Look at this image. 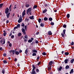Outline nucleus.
Wrapping results in <instances>:
<instances>
[{
    "label": "nucleus",
    "mask_w": 74,
    "mask_h": 74,
    "mask_svg": "<svg viewBox=\"0 0 74 74\" xmlns=\"http://www.w3.org/2000/svg\"><path fill=\"white\" fill-rule=\"evenodd\" d=\"M0 50L1 51H2V50H3V49H2V47H0Z\"/></svg>",
    "instance_id": "680f3d73"
},
{
    "label": "nucleus",
    "mask_w": 74,
    "mask_h": 74,
    "mask_svg": "<svg viewBox=\"0 0 74 74\" xmlns=\"http://www.w3.org/2000/svg\"><path fill=\"white\" fill-rule=\"evenodd\" d=\"M25 30H26L27 29V25H26L25 26Z\"/></svg>",
    "instance_id": "ea45409f"
},
{
    "label": "nucleus",
    "mask_w": 74,
    "mask_h": 74,
    "mask_svg": "<svg viewBox=\"0 0 74 74\" xmlns=\"http://www.w3.org/2000/svg\"><path fill=\"white\" fill-rule=\"evenodd\" d=\"M16 55H19V51H16L15 52Z\"/></svg>",
    "instance_id": "2eb2a0df"
},
{
    "label": "nucleus",
    "mask_w": 74,
    "mask_h": 74,
    "mask_svg": "<svg viewBox=\"0 0 74 74\" xmlns=\"http://www.w3.org/2000/svg\"><path fill=\"white\" fill-rule=\"evenodd\" d=\"M13 50H11L10 51H9V52H10V53H11V52H12L13 51Z\"/></svg>",
    "instance_id": "5fc2aeb1"
},
{
    "label": "nucleus",
    "mask_w": 74,
    "mask_h": 74,
    "mask_svg": "<svg viewBox=\"0 0 74 74\" xmlns=\"http://www.w3.org/2000/svg\"><path fill=\"white\" fill-rule=\"evenodd\" d=\"M22 52V51L21 50H20L19 51V53H21V52Z\"/></svg>",
    "instance_id": "e2e57ef3"
},
{
    "label": "nucleus",
    "mask_w": 74,
    "mask_h": 74,
    "mask_svg": "<svg viewBox=\"0 0 74 74\" xmlns=\"http://www.w3.org/2000/svg\"><path fill=\"white\" fill-rule=\"evenodd\" d=\"M22 35V33H18V37H20Z\"/></svg>",
    "instance_id": "ddd939ff"
},
{
    "label": "nucleus",
    "mask_w": 74,
    "mask_h": 74,
    "mask_svg": "<svg viewBox=\"0 0 74 74\" xmlns=\"http://www.w3.org/2000/svg\"><path fill=\"white\" fill-rule=\"evenodd\" d=\"M18 29V28L17 27H15L14 28V29Z\"/></svg>",
    "instance_id": "6e6d98bb"
},
{
    "label": "nucleus",
    "mask_w": 74,
    "mask_h": 74,
    "mask_svg": "<svg viewBox=\"0 0 74 74\" xmlns=\"http://www.w3.org/2000/svg\"><path fill=\"white\" fill-rule=\"evenodd\" d=\"M25 6L26 8L29 7V4H26L25 5Z\"/></svg>",
    "instance_id": "dca6fc26"
},
{
    "label": "nucleus",
    "mask_w": 74,
    "mask_h": 74,
    "mask_svg": "<svg viewBox=\"0 0 74 74\" xmlns=\"http://www.w3.org/2000/svg\"><path fill=\"white\" fill-rule=\"evenodd\" d=\"M33 67V69L32 70L34 71L35 69H36V67L34 66V65H32Z\"/></svg>",
    "instance_id": "9b49d317"
},
{
    "label": "nucleus",
    "mask_w": 74,
    "mask_h": 74,
    "mask_svg": "<svg viewBox=\"0 0 74 74\" xmlns=\"http://www.w3.org/2000/svg\"><path fill=\"white\" fill-rule=\"evenodd\" d=\"M5 40H4L3 41V44H5Z\"/></svg>",
    "instance_id": "bf43d9fd"
},
{
    "label": "nucleus",
    "mask_w": 74,
    "mask_h": 74,
    "mask_svg": "<svg viewBox=\"0 0 74 74\" xmlns=\"http://www.w3.org/2000/svg\"><path fill=\"white\" fill-rule=\"evenodd\" d=\"M9 23V21H8V20H7L6 21V23Z\"/></svg>",
    "instance_id": "4d7b16f0"
},
{
    "label": "nucleus",
    "mask_w": 74,
    "mask_h": 74,
    "mask_svg": "<svg viewBox=\"0 0 74 74\" xmlns=\"http://www.w3.org/2000/svg\"><path fill=\"white\" fill-rule=\"evenodd\" d=\"M2 73L3 74H4V73H5V70L3 69L2 71Z\"/></svg>",
    "instance_id": "bb28decb"
},
{
    "label": "nucleus",
    "mask_w": 74,
    "mask_h": 74,
    "mask_svg": "<svg viewBox=\"0 0 74 74\" xmlns=\"http://www.w3.org/2000/svg\"><path fill=\"white\" fill-rule=\"evenodd\" d=\"M3 63L5 64V63H7V61L6 60H5L3 61Z\"/></svg>",
    "instance_id": "aec40b11"
},
{
    "label": "nucleus",
    "mask_w": 74,
    "mask_h": 74,
    "mask_svg": "<svg viewBox=\"0 0 74 74\" xmlns=\"http://www.w3.org/2000/svg\"><path fill=\"white\" fill-rule=\"evenodd\" d=\"M28 42H32V40L30 39L28 40Z\"/></svg>",
    "instance_id": "7c9ffc66"
},
{
    "label": "nucleus",
    "mask_w": 74,
    "mask_h": 74,
    "mask_svg": "<svg viewBox=\"0 0 74 74\" xmlns=\"http://www.w3.org/2000/svg\"><path fill=\"white\" fill-rule=\"evenodd\" d=\"M46 11H47V10H44V11H43V12H42L43 13H45V12H46Z\"/></svg>",
    "instance_id": "4be33fe9"
},
{
    "label": "nucleus",
    "mask_w": 74,
    "mask_h": 74,
    "mask_svg": "<svg viewBox=\"0 0 74 74\" xmlns=\"http://www.w3.org/2000/svg\"><path fill=\"white\" fill-rule=\"evenodd\" d=\"M63 27L64 28H66V25L65 24L64 25H63Z\"/></svg>",
    "instance_id": "58836bf2"
},
{
    "label": "nucleus",
    "mask_w": 74,
    "mask_h": 74,
    "mask_svg": "<svg viewBox=\"0 0 74 74\" xmlns=\"http://www.w3.org/2000/svg\"><path fill=\"white\" fill-rule=\"evenodd\" d=\"M20 19H19V20H18V22L19 23H21L22 22V16L20 15Z\"/></svg>",
    "instance_id": "20e7f679"
},
{
    "label": "nucleus",
    "mask_w": 74,
    "mask_h": 74,
    "mask_svg": "<svg viewBox=\"0 0 74 74\" xmlns=\"http://www.w3.org/2000/svg\"><path fill=\"white\" fill-rule=\"evenodd\" d=\"M61 35L63 37H64V34H63V33L61 34Z\"/></svg>",
    "instance_id": "de8ad7c7"
},
{
    "label": "nucleus",
    "mask_w": 74,
    "mask_h": 74,
    "mask_svg": "<svg viewBox=\"0 0 74 74\" xmlns=\"http://www.w3.org/2000/svg\"><path fill=\"white\" fill-rule=\"evenodd\" d=\"M11 6H12V5H11L10 6H9V9L10 10L11 9Z\"/></svg>",
    "instance_id": "864d4df0"
},
{
    "label": "nucleus",
    "mask_w": 74,
    "mask_h": 74,
    "mask_svg": "<svg viewBox=\"0 0 74 74\" xmlns=\"http://www.w3.org/2000/svg\"><path fill=\"white\" fill-rule=\"evenodd\" d=\"M24 37L25 38H27V35H25L24 36Z\"/></svg>",
    "instance_id": "a19ab883"
},
{
    "label": "nucleus",
    "mask_w": 74,
    "mask_h": 74,
    "mask_svg": "<svg viewBox=\"0 0 74 74\" xmlns=\"http://www.w3.org/2000/svg\"><path fill=\"white\" fill-rule=\"evenodd\" d=\"M51 70V66H50L48 68V70Z\"/></svg>",
    "instance_id": "f704fd0d"
},
{
    "label": "nucleus",
    "mask_w": 74,
    "mask_h": 74,
    "mask_svg": "<svg viewBox=\"0 0 74 74\" xmlns=\"http://www.w3.org/2000/svg\"><path fill=\"white\" fill-rule=\"evenodd\" d=\"M44 20L45 21H47V20H48V18L47 17H45L44 18Z\"/></svg>",
    "instance_id": "393cba45"
},
{
    "label": "nucleus",
    "mask_w": 74,
    "mask_h": 74,
    "mask_svg": "<svg viewBox=\"0 0 74 74\" xmlns=\"http://www.w3.org/2000/svg\"><path fill=\"white\" fill-rule=\"evenodd\" d=\"M9 47H11V46H12V44H11V43H10L9 44Z\"/></svg>",
    "instance_id": "8fccbe9b"
},
{
    "label": "nucleus",
    "mask_w": 74,
    "mask_h": 74,
    "mask_svg": "<svg viewBox=\"0 0 74 74\" xmlns=\"http://www.w3.org/2000/svg\"><path fill=\"white\" fill-rule=\"evenodd\" d=\"M51 25H52V26H53V25H54V23L53 22L51 23Z\"/></svg>",
    "instance_id": "e433bc0d"
},
{
    "label": "nucleus",
    "mask_w": 74,
    "mask_h": 74,
    "mask_svg": "<svg viewBox=\"0 0 74 74\" xmlns=\"http://www.w3.org/2000/svg\"><path fill=\"white\" fill-rule=\"evenodd\" d=\"M34 40V38H31V40L32 41H33V40Z\"/></svg>",
    "instance_id": "69168bd1"
},
{
    "label": "nucleus",
    "mask_w": 74,
    "mask_h": 74,
    "mask_svg": "<svg viewBox=\"0 0 74 74\" xmlns=\"http://www.w3.org/2000/svg\"><path fill=\"white\" fill-rule=\"evenodd\" d=\"M41 19L40 18H39L38 20V22L40 23V22H41Z\"/></svg>",
    "instance_id": "5701e85b"
},
{
    "label": "nucleus",
    "mask_w": 74,
    "mask_h": 74,
    "mask_svg": "<svg viewBox=\"0 0 74 74\" xmlns=\"http://www.w3.org/2000/svg\"><path fill=\"white\" fill-rule=\"evenodd\" d=\"M16 8V6H14L13 9L14 10V9H15Z\"/></svg>",
    "instance_id": "052dcab7"
},
{
    "label": "nucleus",
    "mask_w": 74,
    "mask_h": 74,
    "mask_svg": "<svg viewBox=\"0 0 74 74\" xmlns=\"http://www.w3.org/2000/svg\"><path fill=\"white\" fill-rule=\"evenodd\" d=\"M21 26H23V27L24 26H25V25H24V24L23 23H22Z\"/></svg>",
    "instance_id": "79ce46f5"
},
{
    "label": "nucleus",
    "mask_w": 74,
    "mask_h": 74,
    "mask_svg": "<svg viewBox=\"0 0 74 74\" xmlns=\"http://www.w3.org/2000/svg\"><path fill=\"white\" fill-rule=\"evenodd\" d=\"M32 56H36V53H34L32 54Z\"/></svg>",
    "instance_id": "473e14b6"
},
{
    "label": "nucleus",
    "mask_w": 74,
    "mask_h": 74,
    "mask_svg": "<svg viewBox=\"0 0 74 74\" xmlns=\"http://www.w3.org/2000/svg\"><path fill=\"white\" fill-rule=\"evenodd\" d=\"M35 43L36 44H38V41L37 40H36L35 41Z\"/></svg>",
    "instance_id": "c03bdc74"
},
{
    "label": "nucleus",
    "mask_w": 74,
    "mask_h": 74,
    "mask_svg": "<svg viewBox=\"0 0 74 74\" xmlns=\"http://www.w3.org/2000/svg\"><path fill=\"white\" fill-rule=\"evenodd\" d=\"M37 7V5H34L33 7V9H35V8H36Z\"/></svg>",
    "instance_id": "c85d7f7f"
},
{
    "label": "nucleus",
    "mask_w": 74,
    "mask_h": 74,
    "mask_svg": "<svg viewBox=\"0 0 74 74\" xmlns=\"http://www.w3.org/2000/svg\"><path fill=\"white\" fill-rule=\"evenodd\" d=\"M39 32H38L36 33V34L38 35V34H39Z\"/></svg>",
    "instance_id": "774afa93"
},
{
    "label": "nucleus",
    "mask_w": 74,
    "mask_h": 74,
    "mask_svg": "<svg viewBox=\"0 0 74 74\" xmlns=\"http://www.w3.org/2000/svg\"><path fill=\"white\" fill-rule=\"evenodd\" d=\"M17 60V59L16 58H15V59H14V61H15V62H16V61Z\"/></svg>",
    "instance_id": "338daca9"
},
{
    "label": "nucleus",
    "mask_w": 74,
    "mask_h": 74,
    "mask_svg": "<svg viewBox=\"0 0 74 74\" xmlns=\"http://www.w3.org/2000/svg\"><path fill=\"white\" fill-rule=\"evenodd\" d=\"M3 5V3H1L0 4V8H1L2 7V6Z\"/></svg>",
    "instance_id": "b1692460"
},
{
    "label": "nucleus",
    "mask_w": 74,
    "mask_h": 74,
    "mask_svg": "<svg viewBox=\"0 0 74 74\" xmlns=\"http://www.w3.org/2000/svg\"><path fill=\"white\" fill-rule=\"evenodd\" d=\"M6 16L7 17V18H9V17L10 16V13H9L8 14H6Z\"/></svg>",
    "instance_id": "9d476101"
},
{
    "label": "nucleus",
    "mask_w": 74,
    "mask_h": 74,
    "mask_svg": "<svg viewBox=\"0 0 74 74\" xmlns=\"http://www.w3.org/2000/svg\"><path fill=\"white\" fill-rule=\"evenodd\" d=\"M3 55L4 56H6V54H5V53H4L3 54Z\"/></svg>",
    "instance_id": "13d9d810"
},
{
    "label": "nucleus",
    "mask_w": 74,
    "mask_h": 74,
    "mask_svg": "<svg viewBox=\"0 0 74 74\" xmlns=\"http://www.w3.org/2000/svg\"><path fill=\"white\" fill-rule=\"evenodd\" d=\"M25 53L26 54H27V49L25 50Z\"/></svg>",
    "instance_id": "72a5a7b5"
},
{
    "label": "nucleus",
    "mask_w": 74,
    "mask_h": 74,
    "mask_svg": "<svg viewBox=\"0 0 74 74\" xmlns=\"http://www.w3.org/2000/svg\"><path fill=\"white\" fill-rule=\"evenodd\" d=\"M52 61H50L49 62V65H51V64H52Z\"/></svg>",
    "instance_id": "4c0bfd02"
},
{
    "label": "nucleus",
    "mask_w": 74,
    "mask_h": 74,
    "mask_svg": "<svg viewBox=\"0 0 74 74\" xmlns=\"http://www.w3.org/2000/svg\"><path fill=\"white\" fill-rule=\"evenodd\" d=\"M26 12V10H24V11L22 13V17L23 18L24 17V16L25 15V14H26L25 13V12Z\"/></svg>",
    "instance_id": "f03ea898"
},
{
    "label": "nucleus",
    "mask_w": 74,
    "mask_h": 74,
    "mask_svg": "<svg viewBox=\"0 0 74 74\" xmlns=\"http://www.w3.org/2000/svg\"><path fill=\"white\" fill-rule=\"evenodd\" d=\"M64 54L65 55H69V53L68 52H65V53Z\"/></svg>",
    "instance_id": "412c9836"
},
{
    "label": "nucleus",
    "mask_w": 74,
    "mask_h": 74,
    "mask_svg": "<svg viewBox=\"0 0 74 74\" xmlns=\"http://www.w3.org/2000/svg\"><path fill=\"white\" fill-rule=\"evenodd\" d=\"M62 69V67L61 66H60V68L58 69V71H61V69Z\"/></svg>",
    "instance_id": "a211bd4d"
},
{
    "label": "nucleus",
    "mask_w": 74,
    "mask_h": 74,
    "mask_svg": "<svg viewBox=\"0 0 74 74\" xmlns=\"http://www.w3.org/2000/svg\"><path fill=\"white\" fill-rule=\"evenodd\" d=\"M74 59H73L71 60L70 62L71 63H73V62H74Z\"/></svg>",
    "instance_id": "f8f14e48"
},
{
    "label": "nucleus",
    "mask_w": 74,
    "mask_h": 74,
    "mask_svg": "<svg viewBox=\"0 0 74 74\" xmlns=\"http://www.w3.org/2000/svg\"><path fill=\"white\" fill-rule=\"evenodd\" d=\"M67 17L68 18H69L70 17V14H68L67 15Z\"/></svg>",
    "instance_id": "cd10ccee"
},
{
    "label": "nucleus",
    "mask_w": 74,
    "mask_h": 74,
    "mask_svg": "<svg viewBox=\"0 0 74 74\" xmlns=\"http://www.w3.org/2000/svg\"><path fill=\"white\" fill-rule=\"evenodd\" d=\"M68 59H66L64 60L65 63H68Z\"/></svg>",
    "instance_id": "4468645a"
},
{
    "label": "nucleus",
    "mask_w": 74,
    "mask_h": 74,
    "mask_svg": "<svg viewBox=\"0 0 74 74\" xmlns=\"http://www.w3.org/2000/svg\"><path fill=\"white\" fill-rule=\"evenodd\" d=\"M41 63V62H40L38 63V65H40V64Z\"/></svg>",
    "instance_id": "603ef678"
},
{
    "label": "nucleus",
    "mask_w": 74,
    "mask_h": 74,
    "mask_svg": "<svg viewBox=\"0 0 74 74\" xmlns=\"http://www.w3.org/2000/svg\"><path fill=\"white\" fill-rule=\"evenodd\" d=\"M52 33L51 32V31H49L48 32V35H52Z\"/></svg>",
    "instance_id": "0eeeda50"
},
{
    "label": "nucleus",
    "mask_w": 74,
    "mask_h": 74,
    "mask_svg": "<svg viewBox=\"0 0 74 74\" xmlns=\"http://www.w3.org/2000/svg\"><path fill=\"white\" fill-rule=\"evenodd\" d=\"M40 26H42V27H43V26H44V24H43V23H41V24H40Z\"/></svg>",
    "instance_id": "2f4dec72"
},
{
    "label": "nucleus",
    "mask_w": 74,
    "mask_h": 74,
    "mask_svg": "<svg viewBox=\"0 0 74 74\" xmlns=\"http://www.w3.org/2000/svg\"><path fill=\"white\" fill-rule=\"evenodd\" d=\"M36 71L37 72H38V71H39V70H38V69H37Z\"/></svg>",
    "instance_id": "0e129e2a"
},
{
    "label": "nucleus",
    "mask_w": 74,
    "mask_h": 74,
    "mask_svg": "<svg viewBox=\"0 0 74 74\" xmlns=\"http://www.w3.org/2000/svg\"><path fill=\"white\" fill-rule=\"evenodd\" d=\"M32 53H37V50H35V49H34L32 50Z\"/></svg>",
    "instance_id": "423d86ee"
},
{
    "label": "nucleus",
    "mask_w": 74,
    "mask_h": 74,
    "mask_svg": "<svg viewBox=\"0 0 74 74\" xmlns=\"http://www.w3.org/2000/svg\"><path fill=\"white\" fill-rule=\"evenodd\" d=\"M69 65H67L65 67L66 69H69Z\"/></svg>",
    "instance_id": "f3484780"
},
{
    "label": "nucleus",
    "mask_w": 74,
    "mask_h": 74,
    "mask_svg": "<svg viewBox=\"0 0 74 74\" xmlns=\"http://www.w3.org/2000/svg\"><path fill=\"white\" fill-rule=\"evenodd\" d=\"M49 20L50 21H52V18H49Z\"/></svg>",
    "instance_id": "c756f323"
},
{
    "label": "nucleus",
    "mask_w": 74,
    "mask_h": 74,
    "mask_svg": "<svg viewBox=\"0 0 74 74\" xmlns=\"http://www.w3.org/2000/svg\"><path fill=\"white\" fill-rule=\"evenodd\" d=\"M32 11V8H29L27 10V14H28L29 12H30Z\"/></svg>",
    "instance_id": "f257e3e1"
},
{
    "label": "nucleus",
    "mask_w": 74,
    "mask_h": 74,
    "mask_svg": "<svg viewBox=\"0 0 74 74\" xmlns=\"http://www.w3.org/2000/svg\"><path fill=\"white\" fill-rule=\"evenodd\" d=\"M32 74H36V71H35L32 70V72L31 73Z\"/></svg>",
    "instance_id": "1a4fd4ad"
},
{
    "label": "nucleus",
    "mask_w": 74,
    "mask_h": 74,
    "mask_svg": "<svg viewBox=\"0 0 74 74\" xmlns=\"http://www.w3.org/2000/svg\"><path fill=\"white\" fill-rule=\"evenodd\" d=\"M11 37L12 38H14V35L12 36H11Z\"/></svg>",
    "instance_id": "09e8293b"
},
{
    "label": "nucleus",
    "mask_w": 74,
    "mask_h": 74,
    "mask_svg": "<svg viewBox=\"0 0 74 74\" xmlns=\"http://www.w3.org/2000/svg\"><path fill=\"white\" fill-rule=\"evenodd\" d=\"M17 28H19V27H20V25L19 24H18L17 26Z\"/></svg>",
    "instance_id": "a878e982"
},
{
    "label": "nucleus",
    "mask_w": 74,
    "mask_h": 74,
    "mask_svg": "<svg viewBox=\"0 0 74 74\" xmlns=\"http://www.w3.org/2000/svg\"><path fill=\"white\" fill-rule=\"evenodd\" d=\"M71 44V45H74V42H72Z\"/></svg>",
    "instance_id": "49530a36"
},
{
    "label": "nucleus",
    "mask_w": 74,
    "mask_h": 74,
    "mask_svg": "<svg viewBox=\"0 0 74 74\" xmlns=\"http://www.w3.org/2000/svg\"><path fill=\"white\" fill-rule=\"evenodd\" d=\"M65 32H66V30H65V29H64L63 30V33L64 34H65Z\"/></svg>",
    "instance_id": "c9c22d12"
},
{
    "label": "nucleus",
    "mask_w": 74,
    "mask_h": 74,
    "mask_svg": "<svg viewBox=\"0 0 74 74\" xmlns=\"http://www.w3.org/2000/svg\"><path fill=\"white\" fill-rule=\"evenodd\" d=\"M22 32L24 34H26V32H25V30L23 28L22 29Z\"/></svg>",
    "instance_id": "39448f33"
},
{
    "label": "nucleus",
    "mask_w": 74,
    "mask_h": 74,
    "mask_svg": "<svg viewBox=\"0 0 74 74\" xmlns=\"http://www.w3.org/2000/svg\"><path fill=\"white\" fill-rule=\"evenodd\" d=\"M14 50H13L12 51V53H13V55H14V53H14Z\"/></svg>",
    "instance_id": "3c124183"
},
{
    "label": "nucleus",
    "mask_w": 74,
    "mask_h": 74,
    "mask_svg": "<svg viewBox=\"0 0 74 74\" xmlns=\"http://www.w3.org/2000/svg\"><path fill=\"white\" fill-rule=\"evenodd\" d=\"M6 34H7V33H3V36H6Z\"/></svg>",
    "instance_id": "a18cd8bd"
},
{
    "label": "nucleus",
    "mask_w": 74,
    "mask_h": 74,
    "mask_svg": "<svg viewBox=\"0 0 74 74\" xmlns=\"http://www.w3.org/2000/svg\"><path fill=\"white\" fill-rule=\"evenodd\" d=\"M9 12V9H8V8H7L5 10V14H7Z\"/></svg>",
    "instance_id": "7ed1b4c3"
},
{
    "label": "nucleus",
    "mask_w": 74,
    "mask_h": 74,
    "mask_svg": "<svg viewBox=\"0 0 74 74\" xmlns=\"http://www.w3.org/2000/svg\"><path fill=\"white\" fill-rule=\"evenodd\" d=\"M73 73V69H72L70 73L71 74V73Z\"/></svg>",
    "instance_id": "6ab92c4d"
},
{
    "label": "nucleus",
    "mask_w": 74,
    "mask_h": 74,
    "mask_svg": "<svg viewBox=\"0 0 74 74\" xmlns=\"http://www.w3.org/2000/svg\"><path fill=\"white\" fill-rule=\"evenodd\" d=\"M29 18L30 19H34V16H30L29 17Z\"/></svg>",
    "instance_id": "6e6552de"
},
{
    "label": "nucleus",
    "mask_w": 74,
    "mask_h": 74,
    "mask_svg": "<svg viewBox=\"0 0 74 74\" xmlns=\"http://www.w3.org/2000/svg\"><path fill=\"white\" fill-rule=\"evenodd\" d=\"M42 54L43 55H46V53H43Z\"/></svg>",
    "instance_id": "37998d69"
}]
</instances>
